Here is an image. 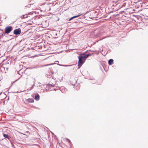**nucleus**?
Here are the masks:
<instances>
[{"label": "nucleus", "mask_w": 148, "mask_h": 148, "mask_svg": "<svg viewBox=\"0 0 148 148\" xmlns=\"http://www.w3.org/2000/svg\"><path fill=\"white\" fill-rule=\"evenodd\" d=\"M82 54H80V55L78 57L79 58L78 65V68H79L81 66L86 60L83 56Z\"/></svg>", "instance_id": "nucleus-1"}, {"label": "nucleus", "mask_w": 148, "mask_h": 148, "mask_svg": "<svg viewBox=\"0 0 148 148\" xmlns=\"http://www.w3.org/2000/svg\"><path fill=\"white\" fill-rule=\"evenodd\" d=\"M12 27L11 26H8L6 27L5 29V32H3V34L9 33L12 30Z\"/></svg>", "instance_id": "nucleus-2"}, {"label": "nucleus", "mask_w": 148, "mask_h": 148, "mask_svg": "<svg viewBox=\"0 0 148 148\" xmlns=\"http://www.w3.org/2000/svg\"><path fill=\"white\" fill-rule=\"evenodd\" d=\"M21 30L20 28L16 29L14 31V33L15 35H19L21 33Z\"/></svg>", "instance_id": "nucleus-3"}, {"label": "nucleus", "mask_w": 148, "mask_h": 148, "mask_svg": "<svg viewBox=\"0 0 148 148\" xmlns=\"http://www.w3.org/2000/svg\"><path fill=\"white\" fill-rule=\"evenodd\" d=\"M34 102V100L32 98H28L25 100V103H32Z\"/></svg>", "instance_id": "nucleus-4"}, {"label": "nucleus", "mask_w": 148, "mask_h": 148, "mask_svg": "<svg viewBox=\"0 0 148 148\" xmlns=\"http://www.w3.org/2000/svg\"><path fill=\"white\" fill-rule=\"evenodd\" d=\"M82 54L83 56L84 57V58H85V60H86V59L89 56H92V54H93V53H92V54L89 53L87 54H86L85 53H82Z\"/></svg>", "instance_id": "nucleus-5"}, {"label": "nucleus", "mask_w": 148, "mask_h": 148, "mask_svg": "<svg viewBox=\"0 0 148 148\" xmlns=\"http://www.w3.org/2000/svg\"><path fill=\"white\" fill-rule=\"evenodd\" d=\"M108 64L109 65H111L114 63V60L112 59H110L108 61Z\"/></svg>", "instance_id": "nucleus-6"}, {"label": "nucleus", "mask_w": 148, "mask_h": 148, "mask_svg": "<svg viewBox=\"0 0 148 148\" xmlns=\"http://www.w3.org/2000/svg\"><path fill=\"white\" fill-rule=\"evenodd\" d=\"M53 72L51 71L50 73H49V74H46V76L48 78H50L51 77V75L53 74Z\"/></svg>", "instance_id": "nucleus-7"}, {"label": "nucleus", "mask_w": 148, "mask_h": 148, "mask_svg": "<svg viewBox=\"0 0 148 148\" xmlns=\"http://www.w3.org/2000/svg\"><path fill=\"white\" fill-rule=\"evenodd\" d=\"M101 34L100 33V32L99 31L97 33V34L95 35V37L96 38L98 37L99 36H101Z\"/></svg>", "instance_id": "nucleus-8"}, {"label": "nucleus", "mask_w": 148, "mask_h": 148, "mask_svg": "<svg viewBox=\"0 0 148 148\" xmlns=\"http://www.w3.org/2000/svg\"><path fill=\"white\" fill-rule=\"evenodd\" d=\"M39 95L38 94H37L35 96V99L36 101H38L39 99Z\"/></svg>", "instance_id": "nucleus-9"}, {"label": "nucleus", "mask_w": 148, "mask_h": 148, "mask_svg": "<svg viewBox=\"0 0 148 148\" xmlns=\"http://www.w3.org/2000/svg\"><path fill=\"white\" fill-rule=\"evenodd\" d=\"M3 136L5 138H6L9 140H10V138L8 135L3 134Z\"/></svg>", "instance_id": "nucleus-10"}, {"label": "nucleus", "mask_w": 148, "mask_h": 148, "mask_svg": "<svg viewBox=\"0 0 148 148\" xmlns=\"http://www.w3.org/2000/svg\"><path fill=\"white\" fill-rule=\"evenodd\" d=\"M27 14L23 15L21 16V18H27Z\"/></svg>", "instance_id": "nucleus-11"}, {"label": "nucleus", "mask_w": 148, "mask_h": 148, "mask_svg": "<svg viewBox=\"0 0 148 148\" xmlns=\"http://www.w3.org/2000/svg\"><path fill=\"white\" fill-rule=\"evenodd\" d=\"M37 68V67H36V66H34V67H32L27 68V69H34V68Z\"/></svg>", "instance_id": "nucleus-12"}, {"label": "nucleus", "mask_w": 148, "mask_h": 148, "mask_svg": "<svg viewBox=\"0 0 148 148\" xmlns=\"http://www.w3.org/2000/svg\"><path fill=\"white\" fill-rule=\"evenodd\" d=\"M58 65H60V64H58ZM60 65L64 66H71L73 65Z\"/></svg>", "instance_id": "nucleus-13"}, {"label": "nucleus", "mask_w": 148, "mask_h": 148, "mask_svg": "<svg viewBox=\"0 0 148 148\" xmlns=\"http://www.w3.org/2000/svg\"><path fill=\"white\" fill-rule=\"evenodd\" d=\"M34 85H35L34 84L33 85H32V87H31V88L30 89H29L28 90H31L33 88Z\"/></svg>", "instance_id": "nucleus-14"}, {"label": "nucleus", "mask_w": 148, "mask_h": 148, "mask_svg": "<svg viewBox=\"0 0 148 148\" xmlns=\"http://www.w3.org/2000/svg\"><path fill=\"white\" fill-rule=\"evenodd\" d=\"M92 82H91L92 83V84H95L96 83V81L95 80H95H92Z\"/></svg>", "instance_id": "nucleus-15"}, {"label": "nucleus", "mask_w": 148, "mask_h": 148, "mask_svg": "<svg viewBox=\"0 0 148 148\" xmlns=\"http://www.w3.org/2000/svg\"><path fill=\"white\" fill-rule=\"evenodd\" d=\"M81 15V14H80V15H78L74 16L73 17H74V18H75L78 17H79V16H80Z\"/></svg>", "instance_id": "nucleus-16"}, {"label": "nucleus", "mask_w": 148, "mask_h": 148, "mask_svg": "<svg viewBox=\"0 0 148 148\" xmlns=\"http://www.w3.org/2000/svg\"><path fill=\"white\" fill-rule=\"evenodd\" d=\"M3 34V33L2 34H1L0 35V38H2L3 36V34Z\"/></svg>", "instance_id": "nucleus-17"}, {"label": "nucleus", "mask_w": 148, "mask_h": 148, "mask_svg": "<svg viewBox=\"0 0 148 148\" xmlns=\"http://www.w3.org/2000/svg\"><path fill=\"white\" fill-rule=\"evenodd\" d=\"M53 86V85L51 84H50L49 85V87H52L53 86Z\"/></svg>", "instance_id": "nucleus-18"}, {"label": "nucleus", "mask_w": 148, "mask_h": 148, "mask_svg": "<svg viewBox=\"0 0 148 148\" xmlns=\"http://www.w3.org/2000/svg\"><path fill=\"white\" fill-rule=\"evenodd\" d=\"M89 79H90V80H95V79H94L92 78H90Z\"/></svg>", "instance_id": "nucleus-19"}, {"label": "nucleus", "mask_w": 148, "mask_h": 148, "mask_svg": "<svg viewBox=\"0 0 148 148\" xmlns=\"http://www.w3.org/2000/svg\"><path fill=\"white\" fill-rule=\"evenodd\" d=\"M47 64L45 66H48V65H51V64Z\"/></svg>", "instance_id": "nucleus-20"}, {"label": "nucleus", "mask_w": 148, "mask_h": 148, "mask_svg": "<svg viewBox=\"0 0 148 148\" xmlns=\"http://www.w3.org/2000/svg\"><path fill=\"white\" fill-rule=\"evenodd\" d=\"M73 18H74V17L73 16V17H71V18H70V19L72 20V19H73Z\"/></svg>", "instance_id": "nucleus-21"}, {"label": "nucleus", "mask_w": 148, "mask_h": 148, "mask_svg": "<svg viewBox=\"0 0 148 148\" xmlns=\"http://www.w3.org/2000/svg\"><path fill=\"white\" fill-rule=\"evenodd\" d=\"M42 85H40L39 86L41 87V88H42Z\"/></svg>", "instance_id": "nucleus-22"}, {"label": "nucleus", "mask_w": 148, "mask_h": 148, "mask_svg": "<svg viewBox=\"0 0 148 148\" xmlns=\"http://www.w3.org/2000/svg\"><path fill=\"white\" fill-rule=\"evenodd\" d=\"M66 140H68V141H70V140H69V139H67V138L66 139Z\"/></svg>", "instance_id": "nucleus-23"}, {"label": "nucleus", "mask_w": 148, "mask_h": 148, "mask_svg": "<svg viewBox=\"0 0 148 148\" xmlns=\"http://www.w3.org/2000/svg\"><path fill=\"white\" fill-rule=\"evenodd\" d=\"M71 19H70H70H69V21H71Z\"/></svg>", "instance_id": "nucleus-24"}, {"label": "nucleus", "mask_w": 148, "mask_h": 148, "mask_svg": "<svg viewBox=\"0 0 148 148\" xmlns=\"http://www.w3.org/2000/svg\"><path fill=\"white\" fill-rule=\"evenodd\" d=\"M71 19H70H70H69V21H71Z\"/></svg>", "instance_id": "nucleus-25"}, {"label": "nucleus", "mask_w": 148, "mask_h": 148, "mask_svg": "<svg viewBox=\"0 0 148 148\" xmlns=\"http://www.w3.org/2000/svg\"><path fill=\"white\" fill-rule=\"evenodd\" d=\"M28 132H28V131H26V132H25V133H28Z\"/></svg>", "instance_id": "nucleus-26"}, {"label": "nucleus", "mask_w": 148, "mask_h": 148, "mask_svg": "<svg viewBox=\"0 0 148 148\" xmlns=\"http://www.w3.org/2000/svg\"><path fill=\"white\" fill-rule=\"evenodd\" d=\"M14 93H16V92H13Z\"/></svg>", "instance_id": "nucleus-27"}, {"label": "nucleus", "mask_w": 148, "mask_h": 148, "mask_svg": "<svg viewBox=\"0 0 148 148\" xmlns=\"http://www.w3.org/2000/svg\"><path fill=\"white\" fill-rule=\"evenodd\" d=\"M56 62H58V61H56Z\"/></svg>", "instance_id": "nucleus-28"}, {"label": "nucleus", "mask_w": 148, "mask_h": 148, "mask_svg": "<svg viewBox=\"0 0 148 148\" xmlns=\"http://www.w3.org/2000/svg\"><path fill=\"white\" fill-rule=\"evenodd\" d=\"M0 39H1V38H0Z\"/></svg>", "instance_id": "nucleus-29"}]
</instances>
